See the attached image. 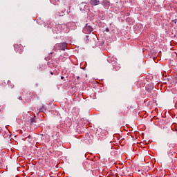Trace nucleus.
<instances>
[{"instance_id":"obj_5","label":"nucleus","mask_w":177,"mask_h":177,"mask_svg":"<svg viewBox=\"0 0 177 177\" xmlns=\"http://www.w3.org/2000/svg\"><path fill=\"white\" fill-rule=\"evenodd\" d=\"M90 5L92 6H97V5H100V1L99 0H91Z\"/></svg>"},{"instance_id":"obj_13","label":"nucleus","mask_w":177,"mask_h":177,"mask_svg":"<svg viewBox=\"0 0 177 177\" xmlns=\"http://www.w3.org/2000/svg\"><path fill=\"white\" fill-rule=\"evenodd\" d=\"M77 80H80V76H77Z\"/></svg>"},{"instance_id":"obj_2","label":"nucleus","mask_w":177,"mask_h":177,"mask_svg":"<svg viewBox=\"0 0 177 177\" xmlns=\"http://www.w3.org/2000/svg\"><path fill=\"white\" fill-rule=\"evenodd\" d=\"M93 30V28H92V26H89V24H87L84 28V31H86V32H87L88 34H91Z\"/></svg>"},{"instance_id":"obj_11","label":"nucleus","mask_w":177,"mask_h":177,"mask_svg":"<svg viewBox=\"0 0 177 177\" xmlns=\"http://www.w3.org/2000/svg\"><path fill=\"white\" fill-rule=\"evenodd\" d=\"M59 12H58L57 15V16H62V15H59Z\"/></svg>"},{"instance_id":"obj_6","label":"nucleus","mask_w":177,"mask_h":177,"mask_svg":"<svg viewBox=\"0 0 177 177\" xmlns=\"http://www.w3.org/2000/svg\"><path fill=\"white\" fill-rule=\"evenodd\" d=\"M35 123H37V120L35 118H30V125H34Z\"/></svg>"},{"instance_id":"obj_14","label":"nucleus","mask_w":177,"mask_h":177,"mask_svg":"<svg viewBox=\"0 0 177 177\" xmlns=\"http://www.w3.org/2000/svg\"><path fill=\"white\" fill-rule=\"evenodd\" d=\"M28 138H29V139H30V138H31V136H29Z\"/></svg>"},{"instance_id":"obj_4","label":"nucleus","mask_w":177,"mask_h":177,"mask_svg":"<svg viewBox=\"0 0 177 177\" xmlns=\"http://www.w3.org/2000/svg\"><path fill=\"white\" fill-rule=\"evenodd\" d=\"M107 61L112 64H115L117 63V59L114 57H109Z\"/></svg>"},{"instance_id":"obj_8","label":"nucleus","mask_w":177,"mask_h":177,"mask_svg":"<svg viewBox=\"0 0 177 177\" xmlns=\"http://www.w3.org/2000/svg\"><path fill=\"white\" fill-rule=\"evenodd\" d=\"M106 32H109V31H110V30H109V28H106Z\"/></svg>"},{"instance_id":"obj_7","label":"nucleus","mask_w":177,"mask_h":177,"mask_svg":"<svg viewBox=\"0 0 177 177\" xmlns=\"http://www.w3.org/2000/svg\"><path fill=\"white\" fill-rule=\"evenodd\" d=\"M42 112H44V110H43L42 108H41V109H39V113H42Z\"/></svg>"},{"instance_id":"obj_12","label":"nucleus","mask_w":177,"mask_h":177,"mask_svg":"<svg viewBox=\"0 0 177 177\" xmlns=\"http://www.w3.org/2000/svg\"><path fill=\"white\" fill-rule=\"evenodd\" d=\"M50 74H51V75H53L54 73H53V72H50Z\"/></svg>"},{"instance_id":"obj_9","label":"nucleus","mask_w":177,"mask_h":177,"mask_svg":"<svg viewBox=\"0 0 177 177\" xmlns=\"http://www.w3.org/2000/svg\"><path fill=\"white\" fill-rule=\"evenodd\" d=\"M61 80H64V76H62Z\"/></svg>"},{"instance_id":"obj_3","label":"nucleus","mask_w":177,"mask_h":177,"mask_svg":"<svg viewBox=\"0 0 177 177\" xmlns=\"http://www.w3.org/2000/svg\"><path fill=\"white\" fill-rule=\"evenodd\" d=\"M102 5H103L105 9H109V8H110V1L104 0L102 3Z\"/></svg>"},{"instance_id":"obj_1","label":"nucleus","mask_w":177,"mask_h":177,"mask_svg":"<svg viewBox=\"0 0 177 177\" xmlns=\"http://www.w3.org/2000/svg\"><path fill=\"white\" fill-rule=\"evenodd\" d=\"M57 48L59 50H65L66 48H67V43L66 42L59 43L57 45Z\"/></svg>"},{"instance_id":"obj_16","label":"nucleus","mask_w":177,"mask_h":177,"mask_svg":"<svg viewBox=\"0 0 177 177\" xmlns=\"http://www.w3.org/2000/svg\"><path fill=\"white\" fill-rule=\"evenodd\" d=\"M52 53H50V55H52Z\"/></svg>"},{"instance_id":"obj_15","label":"nucleus","mask_w":177,"mask_h":177,"mask_svg":"<svg viewBox=\"0 0 177 177\" xmlns=\"http://www.w3.org/2000/svg\"><path fill=\"white\" fill-rule=\"evenodd\" d=\"M71 8V7H69V10H70Z\"/></svg>"},{"instance_id":"obj_10","label":"nucleus","mask_w":177,"mask_h":177,"mask_svg":"<svg viewBox=\"0 0 177 177\" xmlns=\"http://www.w3.org/2000/svg\"><path fill=\"white\" fill-rule=\"evenodd\" d=\"M19 100H23V98H21V97H19Z\"/></svg>"}]
</instances>
